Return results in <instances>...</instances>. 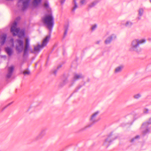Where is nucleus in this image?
<instances>
[{"label": "nucleus", "instance_id": "4", "mask_svg": "<svg viewBox=\"0 0 151 151\" xmlns=\"http://www.w3.org/2000/svg\"><path fill=\"white\" fill-rule=\"evenodd\" d=\"M116 138H114L111 133L108 135L103 141V145L106 147H108L113 141Z\"/></svg>", "mask_w": 151, "mask_h": 151}, {"label": "nucleus", "instance_id": "33", "mask_svg": "<svg viewBox=\"0 0 151 151\" xmlns=\"http://www.w3.org/2000/svg\"><path fill=\"white\" fill-rule=\"evenodd\" d=\"M65 0H61L60 1V3L62 5L65 2Z\"/></svg>", "mask_w": 151, "mask_h": 151}, {"label": "nucleus", "instance_id": "5", "mask_svg": "<svg viewBox=\"0 0 151 151\" xmlns=\"http://www.w3.org/2000/svg\"><path fill=\"white\" fill-rule=\"evenodd\" d=\"M30 1L31 0H18V6L19 7L22 6V9L24 11L28 7Z\"/></svg>", "mask_w": 151, "mask_h": 151}, {"label": "nucleus", "instance_id": "14", "mask_svg": "<svg viewBox=\"0 0 151 151\" xmlns=\"http://www.w3.org/2000/svg\"><path fill=\"white\" fill-rule=\"evenodd\" d=\"M45 134V130L42 129L41 131L40 134L35 138L36 140H39L42 138Z\"/></svg>", "mask_w": 151, "mask_h": 151}, {"label": "nucleus", "instance_id": "34", "mask_svg": "<svg viewBox=\"0 0 151 151\" xmlns=\"http://www.w3.org/2000/svg\"><path fill=\"white\" fill-rule=\"evenodd\" d=\"M100 42H101V40L98 41L96 42V44H99L100 43Z\"/></svg>", "mask_w": 151, "mask_h": 151}, {"label": "nucleus", "instance_id": "15", "mask_svg": "<svg viewBox=\"0 0 151 151\" xmlns=\"http://www.w3.org/2000/svg\"><path fill=\"white\" fill-rule=\"evenodd\" d=\"M42 0H33L32 2L33 6L35 7H37L40 4Z\"/></svg>", "mask_w": 151, "mask_h": 151}, {"label": "nucleus", "instance_id": "1", "mask_svg": "<svg viewBox=\"0 0 151 151\" xmlns=\"http://www.w3.org/2000/svg\"><path fill=\"white\" fill-rule=\"evenodd\" d=\"M42 22L51 31L54 25V18L51 13L45 15L42 18Z\"/></svg>", "mask_w": 151, "mask_h": 151}, {"label": "nucleus", "instance_id": "18", "mask_svg": "<svg viewBox=\"0 0 151 151\" xmlns=\"http://www.w3.org/2000/svg\"><path fill=\"white\" fill-rule=\"evenodd\" d=\"M72 4L73 5L72 11L73 12H74L75 10L78 7V5L76 2V0H73Z\"/></svg>", "mask_w": 151, "mask_h": 151}, {"label": "nucleus", "instance_id": "24", "mask_svg": "<svg viewBox=\"0 0 151 151\" xmlns=\"http://www.w3.org/2000/svg\"><path fill=\"white\" fill-rule=\"evenodd\" d=\"M24 32L23 31H21L18 35V36L19 37H21L24 36Z\"/></svg>", "mask_w": 151, "mask_h": 151}, {"label": "nucleus", "instance_id": "28", "mask_svg": "<svg viewBox=\"0 0 151 151\" xmlns=\"http://www.w3.org/2000/svg\"><path fill=\"white\" fill-rule=\"evenodd\" d=\"M97 27V25L96 24H94L91 27V29L92 31L95 30Z\"/></svg>", "mask_w": 151, "mask_h": 151}, {"label": "nucleus", "instance_id": "41", "mask_svg": "<svg viewBox=\"0 0 151 151\" xmlns=\"http://www.w3.org/2000/svg\"><path fill=\"white\" fill-rule=\"evenodd\" d=\"M150 2H151V0H150Z\"/></svg>", "mask_w": 151, "mask_h": 151}, {"label": "nucleus", "instance_id": "36", "mask_svg": "<svg viewBox=\"0 0 151 151\" xmlns=\"http://www.w3.org/2000/svg\"><path fill=\"white\" fill-rule=\"evenodd\" d=\"M61 65H60V66H58L57 68V69H58L60 68L61 67Z\"/></svg>", "mask_w": 151, "mask_h": 151}, {"label": "nucleus", "instance_id": "16", "mask_svg": "<svg viewBox=\"0 0 151 151\" xmlns=\"http://www.w3.org/2000/svg\"><path fill=\"white\" fill-rule=\"evenodd\" d=\"M99 0H95L93 1L90 3L88 5V7L89 8H91L94 7L96 6L99 2Z\"/></svg>", "mask_w": 151, "mask_h": 151}, {"label": "nucleus", "instance_id": "9", "mask_svg": "<svg viewBox=\"0 0 151 151\" xmlns=\"http://www.w3.org/2000/svg\"><path fill=\"white\" fill-rule=\"evenodd\" d=\"M17 44L16 45V50L19 52H22L23 48V42L22 40L17 39Z\"/></svg>", "mask_w": 151, "mask_h": 151}, {"label": "nucleus", "instance_id": "3", "mask_svg": "<svg viewBox=\"0 0 151 151\" xmlns=\"http://www.w3.org/2000/svg\"><path fill=\"white\" fill-rule=\"evenodd\" d=\"M50 38V36H47L43 40L42 45H38L37 46L34 47V51L38 52H39L42 49L46 46L49 41Z\"/></svg>", "mask_w": 151, "mask_h": 151}, {"label": "nucleus", "instance_id": "10", "mask_svg": "<svg viewBox=\"0 0 151 151\" xmlns=\"http://www.w3.org/2000/svg\"><path fill=\"white\" fill-rule=\"evenodd\" d=\"M29 40L28 38L26 40V42L25 49L24 50V56H25L27 53V52L29 50Z\"/></svg>", "mask_w": 151, "mask_h": 151}, {"label": "nucleus", "instance_id": "22", "mask_svg": "<svg viewBox=\"0 0 151 151\" xmlns=\"http://www.w3.org/2000/svg\"><path fill=\"white\" fill-rule=\"evenodd\" d=\"M132 23L131 22L128 21L126 22L125 24V26L126 27H130L132 25Z\"/></svg>", "mask_w": 151, "mask_h": 151}, {"label": "nucleus", "instance_id": "25", "mask_svg": "<svg viewBox=\"0 0 151 151\" xmlns=\"http://www.w3.org/2000/svg\"><path fill=\"white\" fill-rule=\"evenodd\" d=\"M44 6L46 8H49V3L47 1H45V3L44 4Z\"/></svg>", "mask_w": 151, "mask_h": 151}, {"label": "nucleus", "instance_id": "29", "mask_svg": "<svg viewBox=\"0 0 151 151\" xmlns=\"http://www.w3.org/2000/svg\"><path fill=\"white\" fill-rule=\"evenodd\" d=\"M86 0H81L80 3L82 4H86Z\"/></svg>", "mask_w": 151, "mask_h": 151}, {"label": "nucleus", "instance_id": "21", "mask_svg": "<svg viewBox=\"0 0 151 151\" xmlns=\"http://www.w3.org/2000/svg\"><path fill=\"white\" fill-rule=\"evenodd\" d=\"M123 68V66H119L116 68L115 69V72L116 73H118L120 72Z\"/></svg>", "mask_w": 151, "mask_h": 151}, {"label": "nucleus", "instance_id": "35", "mask_svg": "<svg viewBox=\"0 0 151 151\" xmlns=\"http://www.w3.org/2000/svg\"><path fill=\"white\" fill-rule=\"evenodd\" d=\"M57 72V70H54L53 72L54 74H56V73Z\"/></svg>", "mask_w": 151, "mask_h": 151}, {"label": "nucleus", "instance_id": "8", "mask_svg": "<svg viewBox=\"0 0 151 151\" xmlns=\"http://www.w3.org/2000/svg\"><path fill=\"white\" fill-rule=\"evenodd\" d=\"M17 22L14 21L11 27V32L14 36L16 35L19 31V29L17 28Z\"/></svg>", "mask_w": 151, "mask_h": 151}, {"label": "nucleus", "instance_id": "6", "mask_svg": "<svg viewBox=\"0 0 151 151\" xmlns=\"http://www.w3.org/2000/svg\"><path fill=\"white\" fill-rule=\"evenodd\" d=\"M99 111H97L95 112L92 115L90 118V122L93 124H89L87 126H86L83 129H85L87 128L91 127L93 124L96 123L99 121V119L97 118V116L99 114Z\"/></svg>", "mask_w": 151, "mask_h": 151}, {"label": "nucleus", "instance_id": "7", "mask_svg": "<svg viewBox=\"0 0 151 151\" xmlns=\"http://www.w3.org/2000/svg\"><path fill=\"white\" fill-rule=\"evenodd\" d=\"M150 124H151V118L150 119L148 122H145L142 124L141 129L143 131V133L144 135L149 132V125Z\"/></svg>", "mask_w": 151, "mask_h": 151}, {"label": "nucleus", "instance_id": "23", "mask_svg": "<svg viewBox=\"0 0 151 151\" xmlns=\"http://www.w3.org/2000/svg\"><path fill=\"white\" fill-rule=\"evenodd\" d=\"M144 12L143 9L142 8H140L138 11L139 14L140 16H142Z\"/></svg>", "mask_w": 151, "mask_h": 151}, {"label": "nucleus", "instance_id": "13", "mask_svg": "<svg viewBox=\"0 0 151 151\" xmlns=\"http://www.w3.org/2000/svg\"><path fill=\"white\" fill-rule=\"evenodd\" d=\"M14 69V67L13 65H11L8 68V73L6 76L7 78H9L11 76Z\"/></svg>", "mask_w": 151, "mask_h": 151}, {"label": "nucleus", "instance_id": "39", "mask_svg": "<svg viewBox=\"0 0 151 151\" xmlns=\"http://www.w3.org/2000/svg\"><path fill=\"white\" fill-rule=\"evenodd\" d=\"M11 40L13 42V39H11Z\"/></svg>", "mask_w": 151, "mask_h": 151}, {"label": "nucleus", "instance_id": "12", "mask_svg": "<svg viewBox=\"0 0 151 151\" xmlns=\"http://www.w3.org/2000/svg\"><path fill=\"white\" fill-rule=\"evenodd\" d=\"M116 36L114 34H112L108 37L105 41V43L106 44H110L113 39H115Z\"/></svg>", "mask_w": 151, "mask_h": 151}, {"label": "nucleus", "instance_id": "40", "mask_svg": "<svg viewBox=\"0 0 151 151\" xmlns=\"http://www.w3.org/2000/svg\"><path fill=\"white\" fill-rule=\"evenodd\" d=\"M81 88V87L79 88H78V89H80V88Z\"/></svg>", "mask_w": 151, "mask_h": 151}, {"label": "nucleus", "instance_id": "38", "mask_svg": "<svg viewBox=\"0 0 151 151\" xmlns=\"http://www.w3.org/2000/svg\"><path fill=\"white\" fill-rule=\"evenodd\" d=\"M11 104H12V103H10L8 105V106H9V105H10Z\"/></svg>", "mask_w": 151, "mask_h": 151}, {"label": "nucleus", "instance_id": "20", "mask_svg": "<svg viewBox=\"0 0 151 151\" xmlns=\"http://www.w3.org/2000/svg\"><path fill=\"white\" fill-rule=\"evenodd\" d=\"M69 26L68 24L65 25L64 27V33L63 37H65L67 35V32Z\"/></svg>", "mask_w": 151, "mask_h": 151}, {"label": "nucleus", "instance_id": "26", "mask_svg": "<svg viewBox=\"0 0 151 151\" xmlns=\"http://www.w3.org/2000/svg\"><path fill=\"white\" fill-rule=\"evenodd\" d=\"M141 96V95L140 94H137L134 95V98L136 99H138Z\"/></svg>", "mask_w": 151, "mask_h": 151}, {"label": "nucleus", "instance_id": "37", "mask_svg": "<svg viewBox=\"0 0 151 151\" xmlns=\"http://www.w3.org/2000/svg\"><path fill=\"white\" fill-rule=\"evenodd\" d=\"M30 51H31V52H32V53L33 52V51L32 50H31Z\"/></svg>", "mask_w": 151, "mask_h": 151}, {"label": "nucleus", "instance_id": "27", "mask_svg": "<svg viewBox=\"0 0 151 151\" xmlns=\"http://www.w3.org/2000/svg\"><path fill=\"white\" fill-rule=\"evenodd\" d=\"M30 73V71L28 70H25L23 72V74L24 75H29Z\"/></svg>", "mask_w": 151, "mask_h": 151}, {"label": "nucleus", "instance_id": "31", "mask_svg": "<svg viewBox=\"0 0 151 151\" xmlns=\"http://www.w3.org/2000/svg\"><path fill=\"white\" fill-rule=\"evenodd\" d=\"M67 82H68V81L67 79H65V80H64L63 82V85L62 86L64 85L66 83H67Z\"/></svg>", "mask_w": 151, "mask_h": 151}, {"label": "nucleus", "instance_id": "2", "mask_svg": "<svg viewBox=\"0 0 151 151\" xmlns=\"http://www.w3.org/2000/svg\"><path fill=\"white\" fill-rule=\"evenodd\" d=\"M146 40L143 39L139 40L135 39L132 41L131 44V47L129 50L131 51H135L139 52L140 51L139 49V45L145 43Z\"/></svg>", "mask_w": 151, "mask_h": 151}, {"label": "nucleus", "instance_id": "19", "mask_svg": "<svg viewBox=\"0 0 151 151\" xmlns=\"http://www.w3.org/2000/svg\"><path fill=\"white\" fill-rule=\"evenodd\" d=\"M5 50L9 56H10L12 55V48L8 47L5 48Z\"/></svg>", "mask_w": 151, "mask_h": 151}, {"label": "nucleus", "instance_id": "17", "mask_svg": "<svg viewBox=\"0 0 151 151\" xmlns=\"http://www.w3.org/2000/svg\"><path fill=\"white\" fill-rule=\"evenodd\" d=\"M6 34H4L1 36L0 43L1 45L4 44L6 41Z\"/></svg>", "mask_w": 151, "mask_h": 151}, {"label": "nucleus", "instance_id": "11", "mask_svg": "<svg viewBox=\"0 0 151 151\" xmlns=\"http://www.w3.org/2000/svg\"><path fill=\"white\" fill-rule=\"evenodd\" d=\"M83 77V76L81 74H75L74 75L73 79L71 81L70 86H72L76 81H77L78 79L82 78Z\"/></svg>", "mask_w": 151, "mask_h": 151}, {"label": "nucleus", "instance_id": "32", "mask_svg": "<svg viewBox=\"0 0 151 151\" xmlns=\"http://www.w3.org/2000/svg\"><path fill=\"white\" fill-rule=\"evenodd\" d=\"M139 136H138V135L137 136H136L135 138H133V139H132L131 142H133L135 139H137V138H139Z\"/></svg>", "mask_w": 151, "mask_h": 151}, {"label": "nucleus", "instance_id": "30", "mask_svg": "<svg viewBox=\"0 0 151 151\" xmlns=\"http://www.w3.org/2000/svg\"><path fill=\"white\" fill-rule=\"evenodd\" d=\"M149 110L147 109H145L144 110V113L145 114H147L148 113Z\"/></svg>", "mask_w": 151, "mask_h": 151}]
</instances>
